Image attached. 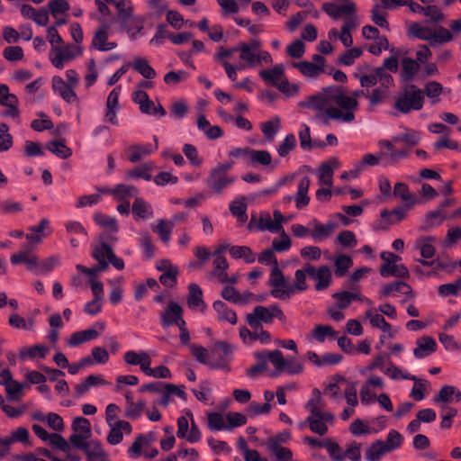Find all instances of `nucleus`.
I'll return each mask as SVG.
<instances>
[{"instance_id": "obj_4", "label": "nucleus", "mask_w": 461, "mask_h": 461, "mask_svg": "<svg viewBox=\"0 0 461 461\" xmlns=\"http://www.w3.org/2000/svg\"><path fill=\"white\" fill-rule=\"evenodd\" d=\"M323 11L332 19L344 17L342 31L351 32L359 25V18L356 14V5L352 0H334L322 5Z\"/></svg>"}, {"instance_id": "obj_17", "label": "nucleus", "mask_w": 461, "mask_h": 461, "mask_svg": "<svg viewBox=\"0 0 461 461\" xmlns=\"http://www.w3.org/2000/svg\"><path fill=\"white\" fill-rule=\"evenodd\" d=\"M286 220L284 215L277 210L274 212L273 217L268 212H263L260 213L256 226L260 230H268L272 233H278L283 230V223Z\"/></svg>"}, {"instance_id": "obj_33", "label": "nucleus", "mask_w": 461, "mask_h": 461, "mask_svg": "<svg viewBox=\"0 0 461 461\" xmlns=\"http://www.w3.org/2000/svg\"><path fill=\"white\" fill-rule=\"evenodd\" d=\"M108 426L110 428V431L107 436V441L111 445H117L121 443L123 438V433L130 434L132 430L131 425L125 420L114 421V423Z\"/></svg>"}, {"instance_id": "obj_24", "label": "nucleus", "mask_w": 461, "mask_h": 461, "mask_svg": "<svg viewBox=\"0 0 461 461\" xmlns=\"http://www.w3.org/2000/svg\"><path fill=\"white\" fill-rule=\"evenodd\" d=\"M182 315V307L175 302H169L160 314L161 326L163 328H168L173 324H176V326L179 325L181 321H185Z\"/></svg>"}, {"instance_id": "obj_5", "label": "nucleus", "mask_w": 461, "mask_h": 461, "mask_svg": "<svg viewBox=\"0 0 461 461\" xmlns=\"http://www.w3.org/2000/svg\"><path fill=\"white\" fill-rule=\"evenodd\" d=\"M254 357L257 359V363L247 371L248 375L251 377L267 372L268 370V362L274 366L276 375L284 372V364L285 358L280 350L276 349L274 351H258L254 353Z\"/></svg>"}, {"instance_id": "obj_35", "label": "nucleus", "mask_w": 461, "mask_h": 461, "mask_svg": "<svg viewBox=\"0 0 461 461\" xmlns=\"http://www.w3.org/2000/svg\"><path fill=\"white\" fill-rule=\"evenodd\" d=\"M259 77L267 84L277 87L286 78L285 77V67L282 64H276L272 68L262 69L259 71Z\"/></svg>"}, {"instance_id": "obj_51", "label": "nucleus", "mask_w": 461, "mask_h": 461, "mask_svg": "<svg viewBox=\"0 0 461 461\" xmlns=\"http://www.w3.org/2000/svg\"><path fill=\"white\" fill-rule=\"evenodd\" d=\"M381 370L393 380H411L417 381V377L409 374L406 370L393 365V363H389L385 368L381 367Z\"/></svg>"}, {"instance_id": "obj_18", "label": "nucleus", "mask_w": 461, "mask_h": 461, "mask_svg": "<svg viewBox=\"0 0 461 461\" xmlns=\"http://www.w3.org/2000/svg\"><path fill=\"white\" fill-rule=\"evenodd\" d=\"M0 104L5 107L2 113L5 117L16 119L20 115L19 101L15 95L11 94L5 84H0Z\"/></svg>"}, {"instance_id": "obj_55", "label": "nucleus", "mask_w": 461, "mask_h": 461, "mask_svg": "<svg viewBox=\"0 0 461 461\" xmlns=\"http://www.w3.org/2000/svg\"><path fill=\"white\" fill-rule=\"evenodd\" d=\"M60 265V257L53 255L42 261L37 258L36 267L33 268V273L37 275H46L52 271L55 267Z\"/></svg>"}, {"instance_id": "obj_46", "label": "nucleus", "mask_w": 461, "mask_h": 461, "mask_svg": "<svg viewBox=\"0 0 461 461\" xmlns=\"http://www.w3.org/2000/svg\"><path fill=\"white\" fill-rule=\"evenodd\" d=\"M84 451L87 456V461H109L107 454L96 440L88 441Z\"/></svg>"}, {"instance_id": "obj_58", "label": "nucleus", "mask_w": 461, "mask_h": 461, "mask_svg": "<svg viewBox=\"0 0 461 461\" xmlns=\"http://www.w3.org/2000/svg\"><path fill=\"white\" fill-rule=\"evenodd\" d=\"M402 78L405 82L411 81L418 74L420 65L411 58H404L402 60Z\"/></svg>"}, {"instance_id": "obj_10", "label": "nucleus", "mask_w": 461, "mask_h": 461, "mask_svg": "<svg viewBox=\"0 0 461 461\" xmlns=\"http://www.w3.org/2000/svg\"><path fill=\"white\" fill-rule=\"evenodd\" d=\"M423 92L414 85L407 86L395 103V108L402 113L420 110L423 106Z\"/></svg>"}, {"instance_id": "obj_12", "label": "nucleus", "mask_w": 461, "mask_h": 461, "mask_svg": "<svg viewBox=\"0 0 461 461\" xmlns=\"http://www.w3.org/2000/svg\"><path fill=\"white\" fill-rule=\"evenodd\" d=\"M354 76L359 80L361 86L364 88H369L376 85H393V77L384 71L383 68H372L366 72L359 68Z\"/></svg>"}, {"instance_id": "obj_53", "label": "nucleus", "mask_w": 461, "mask_h": 461, "mask_svg": "<svg viewBox=\"0 0 461 461\" xmlns=\"http://www.w3.org/2000/svg\"><path fill=\"white\" fill-rule=\"evenodd\" d=\"M117 10V17L120 22H127L128 18L134 15V6L130 0H113L112 3Z\"/></svg>"}, {"instance_id": "obj_36", "label": "nucleus", "mask_w": 461, "mask_h": 461, "mask_svg": "<svg viewBox=\"0 0 461 461\" xmlns=\"http://www.w3.org/2000/svg\"><path fill=\"white\" fill-rule=\"evenodd\" d=\"M49 352V348L37 344L30 347H23L19 349L18 357L23 361H34L43 359Z\"/></svg>"}, {"instance_id": "obj_20", "label": "nucleus", "mask_w": 461, "mask_h": 461, "mask_svg": "<svg viewBox=\"0 0 461 461\" xmlns=\"http://www.w3.org/2000/svg\"><path fill=\"white\" fill-rule=\"evenodd\" d=\"M384 383L382 377L378 375H370L360 389V400L365 405L373 403L376 398V391L382 390Z\"/></svg>"}, {"instance_id": "obj_13", "label": "nucleus", "mask_w": 461, "mask_h": 461, "mask_svg": "<svg viewBox=\"0 0 461 461\" xmlns=\"http://www.w3.org/2000/svg\"><path fill=\"white\" fill-rule=\"evenodd\" d=\"M32 430L35 435L42 441L49 443L50 445L62 450L67 453V458L69 461H78L80 457L76 454L70 453V446L66 439L58 433L50 434L41 425L33 424Z\"/></svg>"}, {"instance_id": "obj_44", "label": "nucleus", "mask_w": 461, "mask_h": 461, "mask_svg": "<svg viewBox=\"0 0 461 461\" xmlns=\"http://www.w3.org/2000/svg\"><path fill=\"white\" fill-rule=\"evenodd\" d=\"M113 254L112 248L103 240L93 245L92 257L98 262L108 265V260Z\"/></svg>"}, {"instance_id": "obj_43", "label": "nucleus", "mask_w": 461, "mask_h": 461, "mask_svg": "<svg viewBox=\"0 0 461 461\" xmlns=\"http://www.w3.org/2000/svg\"><path fill=\"white\" fill-rule=\"evenodd\" d=\"M393 194L405 203V207L410 209L418 203L415 194H411L405 183L398 182L394 185Z\"/></svg>"}, {"instance_id": "obj_6", "label": "nucleus", "mask_w": 461, "mask_h": 461, "mask_svg": "<svg viewBox=\"0 0 461 461\" xmlns=\"http://www.w3.org/2000/svg\"><path fill=\"white\" fill-rule=\"evenodd\" d=\"M408 33L411 37L429 41L431 43H444L452 40V34L447 29L433 28L428 23H411L408 26Z\"/></svg>"}, {"instance_id": "obj_7", "label": "nucleus", "mask_w": 461, "mask_h": 461, "mask_svg": "<svg viewBox=\"0 0 461 461\" xmlns=\"http://www.w3.org/2000/svg\"><path fill=\"white\" fill-rule=\"evenodd\" d=\"M275 318L285 320V314L277 304L258 305L247 314L246 321L251 329H259L262 323L270 324Z\"/></svg>"}, {"instance_id": "obj_45", "label": "nucleus", "mask_w": 461, "mask_h": 461, "mask_svg": "<svg viewBox=\"0 0 461 461\" xmlns=\"http://www.w3.org/2000/svg\"><path fill=\"white\" fill-rule=\"evenodd\" d=\"M213 310L216 312L217 319L220 321H227L231 325H235L237 323L238 318L236 312L230 309L223 302H214Z\"/></svg>"}, {"instance_id": "obj_1", "label": "nucleus", "mask_w": 461, "mask_h": 461, "mask_svg": "<svg viewBox=\"0 0 461 461\" xmlns=\"http://www.w3.org/2000/svg\"><path fill=\"white\" fill-rule=\"evenodd\" d=\"M361 96L367 98L368 90H357L348 95L342 86H330L300 101L298 106L315 111L317 118L324 124L330 120L350 123L355 121L357 97Z\"/></svg>"}, {"instance_id": "obj_28", "label": "nucleus", "mask_w": 461, "mask_h": 461, "mask_svg": "<svg viewBox=\"0 0 461 461\" xmlns=\"http://www.w3.org/2000/svg\"><path fill=\"white\" fill-rule=\"evenodd\" d=\"M52 89L55 94L59 95L68 104L77 102V95L74 91V86L68 85L59 76H55L51 80Z\"/></svg>"}, {"instance_id": "obj_27", "label": "nucleus", "mask_w": 461, "mask_h": 461, "mask_svg": "<svg viewBox=\"0 0 461 461\" xmlns=\"http://www.w3.org/2000/svg\"><path fill=\"white\" fill-rule=\"evenodd\" d=\"M365 318L369 321L373 328L379 329L388 338H393L395 334L392 326L385 321L384 317L378 312V311L371 307L365 312Z\"/></svg>"}, {"instance_id": "obj_60", "label": "nucleus", "mask_w": 461, "mask_h": 461, "mask_svg": "<svg viewBox=\"0 0 461 461\" xmlns=\"http://www.w3.org/2000/svg\"><path fill=\"white\" fill-rule=\"evenodd\" d=\"M393 85H379L371 93L368 92L367 99L372 107L383 103L389 95V89Z\"/></svg>"}, {"instance_id": "obj_38", "label": "nucleus", "mask_w": 461, "mask_h": 461, "mask_svg": "<svg viewBox=\"0 0 461 461\" xmlns=\"http://www.w3.org/2000/svg\"><path fill=\"white\" fill-rule=\"evenodd\" d=\"M122 27L126 31L129 38L131 41L136 40L141 34V31L143 30V23L144 19L140 15H132V17L128 18L127 22H120Z\"/></svg>"}, {"instance_id": "obj_9", "label": "nucleus", "mask_w": 461, "mask_h": 461, "mask_svg": "<svg viewBox=\"0 0 461 461\" xmlns=\"http://www.w3.org/2000/svg\"><path fill=\"white\" fill-rule=\"evenodd\" d=\"M176 436L192 444L202 438V432L194 422L192 411L188 409H185L177 419Z\"/></svg>"}, {"instance_id": "obj_21", "label": "nucleus", "mask_w": 461, "mask_h": 461, "mask_svg": "<svg viewBox=\"0 0 461 461\" xmlns=\"http://www.w3.org/2000/svg\"><path fill=\"white\" fill-rule=\"evenodd\" d=\"M28 230L30 232L25 235V238L28 240L26 246L30 249L41 244L52 232L50 221L46 218L41 219L38 225L30 226Z\"/></svg>"}, {"instance_id": "obj_8", "label": "nucleus", "mask_w": 461, "mask_h": 461, "mask_svg": "<svg viewBox=\"0 0 461 461\" xmlns=\"http://www.w3.org/2000/svg\"><path fill=\"white\" fill-rule=\"evenodd\" d=\"M84 48L81 45L62 44L50 50L49 59L53 67L62 69L67 64L82 56Z\"/></svg>"}, {"instance_id": "obj_61", "label": "nucleus", "mask_w": 461, "mask_h": 461, "mask_svg": "<svg viewBox=\"0 0 461 461\" xmlns=\"http://www.w3.org/2000/svg\"><path fill=\"white\" fill-rule=\"evenodd\" d=\"M133 68L139 72L143 77L152 79L156 77L157 73L154 68L149 64L147 59L137 57L132 63Z\"/></svg>"}, {"instance_id": "obj_22", "label": "nucleus", "mask_w": 461, "mask_h": 461, "mask_svg": "<svg viewBox=\"0 0 461 461\" xmlns=\"http://www.w3.org/2000/svg\"><path fill=\"white\" fill-rule=\"evenodd\" d=\"M306 421L312 432L322 436L328 431V426L333 423L334 415L330 411L319 412L309 415Z\"/></svg>"}, {"instance_id": "obj_54", "label": "nucleus", "mask_w": 461, "mask_h": 461, "mask_svg": "<svg viewBox=\"0 0 461 461\" xmlns=\"http://www.w3.org/2000/svg\"><path fill=\"white\" fill-rule=\"evenodd\" d=\"M221 296L227 301L245 304L250 301L253 294L250 293L240 294L234 287L225 286L221 291Z\"/></svg>"}, {"instance_id": "obj_64", "label": "nucleus", "mask_w": 461, "mask_h": 461, "mask_svg": "<svg viewBox=\"0 0 461 461\" xmlns=\"http://www.w3.org/2000/svg\"><path fill=\"white\" fill-rule=\"evenodd\" d=\"M281 128V120L278 116H274L270 120L261 123V131L264 136L273 140Z\"/></svg>"}, {"instance_id": "obj_59", "label": "nucleus", "mask_w": 461, "mask_h": 461, "mask_svg": "<svg viewBox=\"0 0 461 461\" xmlns=\"http://www.w3.org/2000/svg\"><path fill=\"white\" fill-rule=\"evenodd\" d=\"M337 332L330 325L319 324L314 327L311 332L312 339L320 343L324 342L327 339H335Z\"/></svg>"}, {"instance_id": "obj_29", "label": "nucleus", "mask_w": 461, "mask_h": 461, "mask_svg": "<svg viewBox=\"0 0 461 461\" xmlns=\"http://www.w3.org/2000/svg\"><path fill=\"white\" fill-rule=\"evenodd\" d=\"M154 145L149 143H142L130 146L127 149L128 159L131 163H137L143 158L153 153L158 149V140L156 137H154Z\"/></svg>"}, {"instance_id": "obj_11", "label": "nucleus", "mask_w": 461, "mask_h": 461, "mask_svg": "<svg viewBox=\"0 0 461 461\" xmlns=\"http://www.w3.org/2000/svg\"><path fill=\"white\" fill-rule=\"evenodd\" d=\"M235 347L231 344L219 341L211 348L210 367L213 369H229Z\"/></svg>"}, {"instance_id": "obj_3", "label": "nucleus", "mask_w": 461, "mask_h": 461, "mask_svg": "<svg viewBox=\"0 0 461 461\" xmlns=\"http://www.w3.org/2000/svg\"><path fill=\"white\" fill-rule=\"evenodd\" d=\"M378 145L380 151L377 154L367 153L356 163L360 172L366 167H375L380 163L384 166L393 165L407 156V150L396 149L390 140H381Z\"/></svg>"}, {"instance_id": "obj_42", "label": "nucleus", "mask_w": 461, "mask_h": 461, "mask_svg": "<svg viewBox=\"0 0 461 461\" xmlns=\"http://www.w3.org/2000/svg\"><path fill=\"white\" fill-rule=\"evenodd\" d=\"M435 241L436 239L432 236L420 237L415 240L414 248L420 250V256L423 258H431L436 251L434 247Z\"/></svg>"}, {"instance_id": "obj_49", "label": "nucleus", "mask_w": 461, "mask_h": 461, "mask_svg": "<svg viewBox=\"0 0 461 461\" xmlns=\"http://www.w3.org/2000/svg\"><path fill=\"white\" fill-rule=\"evenodd\" d=\"M271 162L272 156L268 151L250 149L248 166L255 167L258 166L267 167Z\"/></svg>"}, {"instance_id": "obj_25", "label": "nucleus", "mask_w": 461, "mask_h": 461, "mask_svg": "<svg viewBox=\"0 0 461 461\" xmlns=\"http://www.w3.org/2000/svg\"><path fill=\"white\" fill-rule=\"evenodd\" d=\"M339 167L340 162L337 158H331L329 161L322 163L317 172L318 184L321 186L331 187L334 172Z\"/></svg>"}, {"instance_id": "obj_16", "label": "nucleus", "mask_w": 461, "mask_h": 461, "mask_svg": "<svg viewBox=\"0 0 461 461\" xmlns=\"http://www.w3.org/2000/svg\"><path fill=\"white\" fill-rule=\"evenodd\" d=\"M230 59H231V50H227L224 47L217 48L214 59L223 67L228 78L235 84L238 78V72L246 69L237 62L230 63Z\"/></svg>"}, {"instance_id": "obj_30", "label": "nucleus", "mask_w": 461, "mask_h": 461, "mask_svg": "<svg viewBox=\"0 0 461 461\" xmlns=\"http://www.w3.org/2000/svg\"><path fill=\"white\" fill-rule=\"evenodd\" d=\"M335 223L328 221L325 224L321 223L317 219L311 221V238L315 242H321L328 239L334 231Z\"/></svg>"}, {"instance_id": "obj_47", "label": "nucleus", "mask_w": 461, "mask_h": 461, "mask_svg": "<svg viewBox=\"0 0 461 461\" xmlns=\"http://www.w3.org/2000/svg\"><path fill=\"white\" fill-rule=\"evenodd\" d=\"M139 190L131 185L118 184L113 186V198L115 201H129L138 196Z\"/></svg>"}, {"instance_id": "obj_52", "label": "nucleus", "mask_w": 461, "mask_h": 461, "mask_svg": "<svg viewBox=\"0 0 461 461\" xmlns=\"http://www.w3.org/2000/svg\"><path fill=\"white\" fill-rule=\"evenodd\" d=\"M174 229V221L167 220H158L156 225L152 226V230L158 235L160 240L167 244L171 240V232Z\"/></svg>"}, {"instance_id": "obj_26", "label": "nucleus", "mask_w": 461, "mask_h": 461, "mask_svg": "<svg viewBox=\"0 0 461 461\" xmlns=\"http://www.w3.org/2000/svg\"><path fill=\"white\" fill-rule=\"evenodd\" d=\"M311 180L308 176L302 177L297 185V192L294 196L287 195L284 197L285 203H290L291 201H295V205L297 209H302L308 205L310 202V197L308 195V191L310 188Z\"/></svg>"}, {"instance_id": "obj_14", "label": "nucleus", "mask_w": 461, "mask_h": 461, "mask_svg": "<svg viewBox=\"0 0 461 461\" xmlns=\"http://www.w3.org/2000/svg\"><path fill=\"white\" fill-rule=\"evenodd\" d=\"M381 258L384 264L380 267V274L384 277L391 276L405 277L408 276V269L402 264H400L401 258L392 252L383 251Z\"/></svg>"}, {"instance_id": "obj_2", "label": "nucleus", "mask_w": 461, "mask_h": 461, "mask_svg": "<svg viewBox=\"0 0 461 461\" xmlns=\"http://www.w3.org/2000/svg\"><path fill=\"white\" fill-rule=\"evenodd\" d=\"M226 49L231 50V57L234 53L239 54L237 63L243 66L246 70L262 65H268L273 61L270 53L262 49L261 41L256 38L248 42H240L233 48Z\"/></svg>"}, {"instance_id": "obj_50", "label": "nucleus", "mask_w": 461, "mask_h": 461, "mask_svg": "<svg viewBox=\"0 0 461 461\" xmlns=\"http://www.w3.org/2000/svg\"><path fill=\"white\" fill-rule=\"evenodd\" d=\"M333 298L335 300V305L344 310L348 308L353 301L361 299V293L357 289L343 291L334 294Z\"/></svg>"}, {"instance_id": "obj_34", "label": "nucleus", "mask_w": 461, "mask_h": 461, "mask_svg": "<svg viewBox=\"0 0 461 461\" xmlns=\"http://www.w3.org/2000/svg\"><path fill=\"white\" fill-rule=\"evenodd\" d=\"M124 361L131 366H140V369L145 374L148 366L151 365V357L146 351L129 350L124 353Z\"/></svg>"}, {"instance_id": "obj_19", "label": "nucleus", "mask_w": 461, "mask_h": 461, "mask_svg": "<svg viewBox=\"0 0 461 461\" xmlns=\"http://www.w3.org/2000/svg\"><path fill=\"white\" fill-rule=\"evenodd\" d=\"M110 27L108 24H103L98 27L93 35L90 49H94L102 52L114 50L117 42L109 40Z\"/></svg>"}, {"instance_id": "obj_41", "label": "nucleus", "mask_w": 461, "mask_h": 461, "mask_svg": "<svg viewBox=\"0 0 461 461\" xmlns=\"http://www.w3.org/2000/svg\"><path fill=\"white\" fill-rule=\"evenodd\" d=\"M187 305L193 310L203 311L205 303L203 300V292L196 284H191L188 286Z\"/></svg>"}, {"instance_id": "obj_23", "label": "nucleus", "mask_w": 461, "mask_h": 461, "mask_svg": "<svg viewBox=\"0 0 461 461\" xmlns=\"http://www.w3.org/2000/svg\"><path fill=\"white\" fill-rule=\"evenodd\" d=\"M104 328L105 324L104 322H96L87 330L74 332L68 340V343L72 347H76L84 342L94 340L98 338L100 331H103Z\"/></svg>"}, {"instance_id": "obj_57", "label": "nucleus", "mask_w": 461, "mask_h": 461, "mask_svg": "<svg viewBox=\"0 0 461 461\" xmlns=\"http://www.w3.org/2000/svg\"><path fill=\"white\" fill-rule=\"evenodd\" d=\"M391 453L383 440H376L367 448L366 452V459L368 461H378L384 455Z\"/></svg>"}, {"instance_id": "obj_37", "label": "nucleus", "mask_w": 461, "mask_h": 461, "mask_svg": "<svg viewBox=\"0 0 461 461\" xmlns=\"http://www.w3.org/2000/svg\"><path fill=\"white\" fill-rule=\"evenodd\" d=\"M131 212L135 220H147L153 217L152 205L141 197H136L131 206Z\"/></svg>"}, {"instance_id": "obj_56", "label": "nucleus", "mask_w": 461, "mask_h": 461, "mask_svg": "<svg viewBox=\"0 0 461 461\" xmlns=\"http://www.w3.org/2000/svg\"><path fill=\"white\" fill-rule=\"evenodd\" d=\"M230 255L234 259H243L246 263H254L257 259L256 254L247 246H231Z\"/></svg>"}, {"instance_id": "obj_48", "label": "nucleus", "mask_w": 461, "mask_h": 461, "mask_svg": "<svg viewBox=\"0 0 461 461\" xmlns=\"http://www.w3.org/2000/svg\"><path fill=\"white\" fill-rule=\"evenodd\" d=\"M412 290L409 285L402 281H396L386 285L380 291V297H388L396 295V293L402 294L406 296L411 294Z\"/></svg>"}, {"instance_id": "obj_32", "label": "nucleus", "mask_w": 461, "mask_h": 461, "mask_svg": "<svg viewBox=\"0 0 461 461\" xmlns=\"http://www.w3.org/2000/svg\"><path fill=\"white\" fill-rule=\"evenodd\" d=\"M461 401V391L453 385H444L435 395L432 402L435 404H448Z\"/></svg>"}, {"instance_id": "obj_40", "label": "nucleus", "mask_w": 461, "mask_h": 461, "mask_svg": "<svg viewBox=\"0 0 461 461\" xmlns=\"http://www.w3.org/2000/svg\"><path fill=\"white\" fill-rule=\"evenodd\" d=\"M10 261L13 265L25 263L27 265V268L32 272L37 264V256L32 254V249L26 246L25 249L13 254L11 256Z\"/></svg>"}, {"instance_id": "obj_39", "label": "nucleus", "mask_w": 461, "mask_h": 461, "mask_svg": "<svg viewBox=\"0 0 461 461\" xmlns=\"http://www.w3.org/2000/svg\"><path fill=\"white\" fill-rule=\"evenodd\" d=\"M155 165L153 162L149 161L139 167H136L125 173V178L128 180L144 179L150 181L152 179L151 171L154 169Z\"/></svg>"}, {"instance_id": "obj_31", "label": "nucleus", "mask_w": 461, "mask_h": 461, "mask_svg": "<svg viewBox=\"0 0 461 461\" xmlns=\"http://www.w3.org/2000/svg\"><path fill=\"white\" fill-rule=\"evenodd\" d=\"M436 340L430 336H423L416 340V347L413 349L415 358L421 359L433 354L437 350Z\"/></svg>"}, {"instance_id": "obj_15", "label": "nucleus", "mask_w": 461, "mask_h": 461, "mask_svg": "<svg viewBox=\"0 0 461 461\" xmlns=\"http://www.w3.org/2000/svg\"><path fill=\"white\" fill-rule=\"evenodd\" d=\"M237 179V176L222 172L214 167L210 171L206 179V185L214 194H221L234 184Z\"/></svg>"}, {"instance_id": "obj_63", "label": "nucleus", "mask_w": 461, "mask_h": 461, "mask_svg": "<svg viewBox=\"0 0 461 461\" xmlns=\"http://www.w3.org/2000/svg\"><path fill=\"white\" fill-rule=\"evenodd\" d=\"M293 67L297 68L302 75L307 77H316L324 71L320 66L310 61L294 62Z\"/></svg>"}, {"instance_id": "obj_62", "label": "nucleus", "mask_w": 461, "mask_h": 461, "mask_svg": "<svg viewBox=\"0 0 461 461\" xmlns=\"http://www.w3.org/2000/svg\"><path fill=\"white\" fill-rule=\"evenodd\" d=\"M406 207L396 208L392 212L388 210H384L381 212L380 215L382 218L381 224L388 225L393 224L396 221H400L406 216Z\"/></svg>"}]
</instances>
